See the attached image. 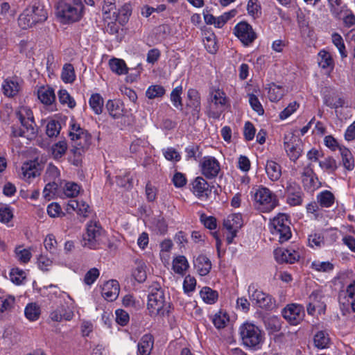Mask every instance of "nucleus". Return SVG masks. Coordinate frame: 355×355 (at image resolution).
Returning <instances> with one entry per match:
<instances>
[{
	"label": "nucleus",
	"instance_id": "nucleus-1",
	"mask_svg": "<svg viewBox=\"0 0 355 355\" xmlns=\"http://www.w3.org/2000/svg\"><path fill=\"white\" fill-rule=\"evenodd\" d=\"M250 196L254 208L262 213H269L279 205L277 196L263 185L254 187Z\"/></svg>",
	"mask_w": 355,
	"mask_h": 355
},
{
	"label": "nucleus",
	"instance_id": "nucleus-2",
	"mask_svg": "<svg viewBox=\"0 0 355 355\" xmlns=\"http://www.w3.org/2000/svg\"><path fill=\"white\" fill-rule=\"evenodd\" d=\"M83 10L82 0H60L57 6L56 15L61 23L72 24L82 19Z\"/></svg>",
	"mask_w": 355,
	"mask_h": 355
},
{
	"label": "nucleus",
	"instance_id": "nucleus-3",
	"mask_svg": "<svg viewBox=\"0 0 355 355\" xmlns=\"http://www.w3.org/2000/svg\"><path fill=\"white\" fill-rule=\"evenodd\" d=\"M242 344L252 350L261 349L265 340V333L254 323L245 322L239 327Z\"/></svg>",
	"mask_w": 355,
	"mask_h": 355
},
{
	"label": "nucleus",
	"instance_id": "nucleus-4",
	"mask_svg": "<svg viewBox=\"0 0 355 355\" xmlns=\"http://www.w3.org/2000/svg\"><path fill=\"white\" fill-rule=\"evenodd\" d=\"M48 18V12L44 6L35 1L29 5L18 18V24L23 29L31 28L44 22Z\"/></svg>",
	"mask_w": 355,
	"mask_h": 355
},
{
	"label": "nucleus",
	"instance_id": "nucleus-5",
	"mask_svg": "<svg viewBox=\"0 0 355 355\" xmlns=\"http://www.w3.org/2000/svg\"><path fill=\"white\" fill-rule=\"evenodd\" d=\"M16 115L22 128L19 130L13 129V135L15 137H23L28 139H32L36 135L32 110L26 105H20L16 110Z\"/></svg>",
	"mask_w": 355,
	"mask_h": 355
},
{
	"label": "nucleus",
	"instance_id": "nucleus-6",
	"mask_svg": "<svg viewBox=\"0 0 355 355\" xmlns=\"http://www.w3.org/2000/svg\"><path fill=\"white\" fill-rule=\"evenodd\" d=\"M147 307L152 316H164L169 313L170 303L166 300L164 292L160 287H152Z\"/></svg>",
	"mask_w": 355,
	"mask_h": 355
},
{
	"label": "nucleus",
	"instance_id": "nucleus-7",
	"mask_svg": "<svg viewBox=\"0 0 355 355\" xmlns=\"http://www.w3.org/2000/svg\"><path fill=\"white\" fill-rule=\"evenodd\" d=\"M270 232L280 243L287 241L291 237L290 222L288 216L279 214L270 222Z\"/></svg>",
	"mask_w": 355,
	"mask_h": 355
},
{
	"label": "nucleus",
	"instance_id": "nucleus-8",
	"mask_svg": "<svg viewBox=\"0 0 355 355\" xmlns=\"http://www.w3.org/2000/svg\"><path fill=\"white\" fill-rule=\"evenodd\" d=\"M227 104V98L223 91L218 89L210 94L207 115L214 119H218L225 111Z\"/></svg>",
	"mask_w": 355,
	"mask_h": 355
},
{
	"label": "nucleus",
	"instance_id": "nucleus-9",
	"mask_svg": "<svg viewBox=\"0 0 355 355\" xmlns=\"http://www.w3.org/2000/svg\"><path fill=\"white\" fill-rule=\"evenodd\" d=\"M103 231L98 223L90 221L87 225V231L83 237V245L90 249H96L102 243Z\"/></svg>",
	"mask_w": 355,
	"mask_h": 355
},
{
	"label": "nucleus",
	"instance_id": "nucleus-10",
	"mask_svg": "<svg viewBox=\"0 0 355 355\" xmlns=\"http://www.w3.org/2000/svg\"><path fill=\"white\" fill-rule=\"evenodd\" d=\"M355 282L349 284L346 290L340 291L338 296V301L340 309L345 315L351 311H355Z\"/></svg>",
	"mask_w": 355,
	"mask_h": 355
},
{
	"label": "nucleus",
	"instance_id": "nucleus-11",
	"mask_svg": "<svg viewBox=\"0 0 355 355\" xmlns=\"http://www.w3.org/2000/svg\"><path fill=\"white\" fill-rule=\"evenodd\" d=\"M250 300L260 308L268 309L272 304L271 297L260 290L255 284H250L248 288Z\"/></svg>",
	"mask_w": 355,
	"mask_h": 355
},
{
	"label": "nucleus",
	"instance_id": "nucleus-12",
	"mask_svg": "<svg viewBox=\"0 0 355 355\" xmlns=\"http://www.w3.org/2000/svg\"><path fill=\"white\" fill-rule=\"evenodd\" d=\"M243 225V218L241 214H231L223 220V227L228 232L227 241L228 244L233 242L237 232Z\"/></svg>",
	"mask_w": 355,
	"mask_h": 355
},
{
	"label": "nucleus",
	"instance_id": "nucleus-13",
	"mask_svg": "<svg viewBox=\"0 0 355 355\" xmlns=\"http://www.w3.org/2000/svg\"><path fill=\"white\" fill-rule=\"evenodd\" d=\"M69 136L75 142V144L80 148L87 147L91 139L90 135L73 120L70 122Z\"/></svg>",
	"mask_w": 355,
	"mask_h": 355
},
{
	"label": "nucleus",
	"instance_id": "nucleus-14",
	"mask_svg": "<svg viewBox=\"0 0 355 355\" xmlns=\"http://www.w3.org/2000/svg\"><path fill=\"white\" fill-rule=\"evenodd\" d=\"M234 34L245 46L250 45L257 38V34L252 26L245 21H241L235 26Z\"/></svg>",
	"mask_w": 355,
	"mask_h": 355
},
{
	"label": "nucleus",
	"instance_id": "nucleus-15",
	"mask_svg": "<svg viewBox=\"0 0 355 355\" xmlns=\"http://www.w3.org/2000/svg\"><path fill=\"white\" fill-rule=\"evenodd\" d=\"M282 315L292 325L298 324L305 315L304 306L299 304H290L282 310Z\"/></svg>",
	"mask_w": 355,
	"mask_h": 355
},
{
	"label": "nucleus",
	"instance_id": "nucleus-16",
	"mask_svg": "<svg viewBox=\"0 0 355 355\" xmlns=\"http://www.w3.org/2000/svg\"><path fill=\"white\" fill-rule=\"evenodd\" d=\"M38 100L51 112L55 111V94L54 89L49 85L39 87L35 91Z\"/></svg>",
	"mask_w": 355,
	"mask_h": 355
},
{
	"label": "nucleus",
	"instance_id": "nucleus-17",
	"mask_svg": "<svg viewBox=\"0 0 355 355\" xmlns=\"http://www.w3.org/2000/svg\"><path fill=\"white\" fill-rule=\"evenodd\" d=\"M284 146L290 159L295 162L301 155L300 140L293 134L285 135Z\"/></svg>",
	"mask_w": 355,
	"mask_h": 355
},
{
	"label": "nucleus",
	"instance_id": "nucleus-18",
	"mask_svg": "<svg viewBox=\"0 0 355 355\" xmlns=\"http://www.w3.org/2000/svg\"><path fill=\"white\" fill-rule=\"evenodd\" d=\"M200 166L202 174L209 179L216 177L220 170L218 161L211 156L204 157Z\"/></svg>",
	"mask_w": 355,
	"mask_h": 355
},
{
	"label": "nucleus",
	"instance_id": "nucleus-19",
	"mask_svg": "<svg viewBox=\"0 0 355 355\" xmlns=\"http://www.w3.org/2000/svg\"><path fill=\"white\" fill-rule=\"evenodd\" d=\"M286 193L287 194L286 202L291 206H298L302 203L303 192L300 185L295 182H287Z\"/></svg>",
	"mask_w": 355,
	"mask_h": 355
},
{
	"label": "nucleus",
	"instance_id": "nucleus-20",
	"mask_svg": "<svg viewBox=\"0 0 355 355\" xmlns=\"http://www.w3.org/2000/svg\"><path fill=\"white\" fill-rule=\"evenodd\" d=\"M191 191L199 199L207 200L211 194V189L207 182L202 177L198 176L191 182Z\"/></svg>",
	"mask_w": 355,
	"mask_h": 355
},
{
	"label": "nucleus",
	"instance_id": "nucleus-21",
	"mask_svg": "<svg viewBox=\"0 0 355 355\" xmlns=\"http://www.w3.org/2000/svg\"><path fill=\"white\" fill-rule=\"evenodd\" d=\"M322 300V295L320 291H314L309 297V304L307 306V313L309 315H314L315 312L319 314L324 313L326 305Z\"/></svg>",
	"mask_w": 355,
	"mask_h": 355
},
{
	"label": "nucleus",
	"instance_id": "nucleus-22",
	"mask_svg": "<svg viewBox=\"0 0 355 355\" xmlns=\"http://www.w3.org/2000/svg\"><path fill=\"white\" fill-rule=\"evenodd\" d=\"M274 256L279 263H293L300 259V254L294 249L277 248L274 250Z\"/></svg>",
	"mask_w": 355,
	"mask_h": 355
},
{
	"label": "nucleus",
	"instance_id": "nucleus-23",
	"mask_svg": "<svg viewBox=\"0 0 355 355\" xmlns=\"http://www.w3.org/2000/svg\"><path fill=\"white\" fill-rule=\"evenodd\" d=\"M40 165L37 162L29 161L21 166L19 177L26 182H30L32 178L40 175Z\"/></svg>",
	"mask_w": 355,
	"mask_h": 355
},
{
	"label": "nucleus",
	"instance_id": "nucleus-24",
	"mask_svg": "<svg viewBox=\"0 0 355 355\" xmlns=\"http://www.w3.org/2000/svg\"><path fill=\"white\" fill-rule=\"evenodd\" d=\"M187 107L191 109L193 116L198 119L200 111V98L198 92L194 89H189L187 92Z\"/></svg>",
	"mask_w": 355,
	"mask_h": 355
},
{
	"label": "nucleus",
	"instance_id": "nucleus-25",
	"mask_svg": "<svg viewBox=\"0 0 355 355\" xmlns=\"http://www.w3.org/2000/svg\"><path fill=\"white\" fill-rule=\"evenodd\" d=\"M2 91L8 97L15 96L21 89V85L17 78H8L2 83Z\"/></svg>",
	"mask_w": 355,
	"mask_h": 355
},
{
	"label": "nucleus",
	"instance_id": "nucleus-26",
	"mask_svg": "<svg viewBox=\"0 0 355 355\" xmlns=\"http://www.w3.org/2000/svg\"><path fill=\"white\" fill-rule=\"evenodd\" d=\"M119 293V285L116 280H109L102 287V295L109 301L116 300Z\"/></svg>",
	"mask_w": 355,
	"mask_h": 355
},
{
	"label": "nucleus",
	"instance_id": "nucleus-27",
	"mask_svg": "<svg viewBox=\"0 0 355 355\" xmlns=\"http://www.w3.org/2000/svg\"><path fill=\"white\" fill-rule=\"evenodd\" d=\"M302 182L305 187L310 190L316 189L318 186V180L315 177L313 170L311 167V164H309L303 169L302 173Z\"/></svg>",
	"mask_w": 355,
	"mask_h": 355
},
{
	"label": "nucleus",
	"instance_id": "nucleus-28",
	"mask_svg": "<svg viewBox=\"0 0 355 355\" xmlns=\"http://www.w3.org/2000/svg\"><path fill=\"white\" fill-rule=\"evenodd\" d=\"M193 266L200 276L208 275L211 268V263L208 257L203 254L198 256L193 261Z\"/></svg>",
	"mask_w": 355,
	"mask_h": 355
},
{
	"label": "nucleus",
	"instance_id": "nucleus-29",
	"mask_svg": "<svg viewBox=\"0 0 355 355\" xmlns=\"http://www.w3.org/2000/svg\"><path fill=\"white\" fill-rule=\"evenodd\" d=\"M318 66L329 73L334 68V61L331 53L324 49L320 51L317 56Z\"/></svg>",
	"mask_w": 355,
	"mask_h": 355
},
{
	"label": "nucleus",
	"instance_id": "nucleus-30",
	"mask_svg": "<svg viewBox=\"0 0 355 355\" xmlns=\"http://www.w3.org/2000/svg\"><path fill=\"white\" fill-rule=\"evenodd\" d=\"M153 338L150 334L144 335L137 345L138 355H150L153 347Z\"/></svg>",
	"mask_w": 355,
	"mask_h": 355
},
{
	"label": "nucleus",
	"instance_id": "nucleus-31",
	"mask_svg": "<svg viewBox=\"0 0 355 355\" xmlns=\"http://www.w3.org/2000/svg\"><path fill=\"white\" fill-rule=\"evenodd\" d=\"M189 268V263L184 256L178 255L173 258L172 261V270L175 273L183 276Z\"/></svg>",
	"mask_w": 355,
	"mask_h": 355
},
{
	"label": "nucleus",
	"instance_id": "nucleus-32",
	"mask_svg": "<svg viewBox=\"0 0 355 355\" xmlns=\"http://www.w3.org/2000/svg\"><path fill=\"white\" fill-rule=\"evenodd\" d=\"M132 10L129 4H124L116 13L115 11L112 13V17L107 16L106 17H109L111 19H114L115 21H119V23L121 25L125 24L130 16L131 15Z\"/></svg>",
	"mask_w": 355,
	"mask_h": 355
},
{
	"label": "nucleus",
	"instance_id": "nucleus-33",
	"mask_svg": "<svg viewBox=\"0 0 355 355\" xmlns=\"http://www.w3.org/2000/svg\"><path fill=\"white\" fill-rule=\"evenodd\" d=\"M105 107L113 119H119L123 114V105L121 102L116 100L107 101Z\"/></svg>",
	"mask_w": 355,
	"mask_h": 355
},
{
	"label": "nucleus",
	"instance_id": "nucleus-34",
	"mask_svg": "<svg viewBox=\"0 0 355 355\" xmlns=\"http://www.w3.org/2000/svg\"><path fill=\"white\" fill-rule=\"evenodd\" d=\"M266 172L272 181L278 180L282 175V169L279 164L272 160H268L266 164Z\"/></svg>",
	"mask_w": 355,
	"mask_h": 355
},
{
	"label": "nucleus",
	"instance_id": "nucleus-35",
	"mask_svg": "<svg viewBox=\"0 0 355 355\" xmlns=\"http://www.w3.org/2000/svg\"><path fill=\"white\" fill-rule=\"evenodd\" d=\"M67 209L76 211L78 214L86 217L89 212V207L83 200H71L67 204Z\"/></svg>",
	"mask_w": 355,
	"mask_h": 355
},
{
	"label": "nucleus",
	"instance_id": "nucleus-36",
	"mask_svg": "<svg viewBox=\"0 0 355 355\" xmlns=\"http://www.w3.org/2000/svg\"><path fill=\"white\" fill-rule=\"evenodd\" d=\"M111 71L117 75H124L128 72V68L125 62L119 58H112L109 61Z\"/></svg>",
	"mask_w": 355,
	"mask_h": 355
},
{
	"label": "nucleus",
	"instance_id": "nucleus-37",
	"mask_svg": "<svg viewBox=\"0 0 355 355\" xmlns=\"http://www.w3.org/2000/svg\"><path fill=\"white\" fill-rule=\"evenodd\" d=\"M214 327L218 329H223L229 322V315L226 311L220 310L211 317Z\"/></svg>",
	"mask_w": 355,
	"mask_h": 355
},
{
	"label": "nucleus",
	"instance_id": "nucleus-38",
	"mask_svg": "<svg viewBox=\"0 0 355 355\" xmlns=\"http://www.w3.org/2000/svg\"><path fill=\"white\" fill-rule=\"evenodd\" d=\"M267 89L268 98L272 102L279 101L284 94L283 87L274 83L269 84Z\"/></svg>",
	"mask_w": 355,
	"mask_h": 355
},
{
	"label": "nucleus",
	"instance_id": "nucleus-39",
	"mask_svg": "<svg viewBox=\"0 0 355 355\" xmlns=\"http://www.w3.org/2000/svg\"><path fill=\"white\" fill-rule=\"evenodd\" d=\"M313 342L317 348L325 349L329 346L330 338L327 332L320 331L314 336Z\"/></svg>",
	"mask_w": 355,
	"mask_h": 355
},
{
	"label": "nucleus",
	"instance_id": "nucleus-40",
	"mask_svg": "<svg viewBox=\"0 0 355 355\" xmlns=\"http://www.w3.org/2000/svg\"><path fill=\"white\" fill-rule=\"evenodd\" d=\"M103 98L99 94H93L89 98V105L96 114H100L103 111Z\"/></svg>",
	"mask_w": 355,
	"mask_h": 355
},
{
	"label": "nucleus",
	"instance_id": "nucleus-41",
	"mask_svg": "<svg viewBox=\"0 0 355 355\" xmlns=\"http://www.w3.org/2000/svg\"><path fill=\"white\" fill-rule=\"evenodd\" d=\"M200 295L202 300L209 304H214L218 300V293L212 290L209 287H203L200 292Z\"/></svg>",
	"mask_w": 355,
	"mask_h": 355
},
{
	"label": "nucleus",
	"instance_id": "nucleus-42",
	"mask_svg": "<svg viewBox=\"0 0 355 355\" xmlns=\"http://www.w3.org/2000/svg\"><path fill=\"white\" fill-rule=\"evenodd\" d=\"M15 254L16 259L21 263H27L32 257L31 248H24L21 245L15 248Z\"/></svg>",
	"mask_w": 355,
	"mask_h": 355
},
{
	"label": "nucleus",
	"instance_id": "nucleus-43",
	"mask_svg": "<svg viewBox=\"0 0 355 355\" xmlns=\"http://www.w3.org/2000/svg\"><path fill=\"white\" fill-rule=\"evenodd\" d=\"M72 311L67 312L63 306H59L53 310L49 315L51 320L55 322H60L62 318L70 320L72 317Z\"/></svg>",
	"mask_w": 355,
	"mask_h": 355
},
{
	"label": "nucleus",
	"instance_id": "nucleus-44",
	"mask_svg": "<svg viewBox=\"0 0 355 355\" xmlns=\"http://www.w3.org/2000/svg\"><path fill=\"white\" fill-rule=\"evenodd\" d=\"M317 201L321 207H330L334 202V196L329 191H323L318 194Z\"/></svg>",
	"mask_w": 355,
	"mask_h": 355
},
{
	"label": "nucleus",
	"instance_id": "nucleus-45",
	"mask_svg": "<svg viewBox=\"0 0 355 355\" xmlns=\"http://www.w3.org/2000/svg\"><path fill=\"white\" fill-rule=\"evenodd\" d=\"M340 152L345 168L347 170H352L354 167V160L350 150L343 146L340 148Z\"/></svg>",
	"mask_w": 355,
	"mask_h": 355
},
{
	"label": "nucleus",
	"instance_id": "nucleus-46",
	"mask_svg": "<svg viewBox=\"0 0 355 355\" xmlns=\"http://www.w3.org/2000/svg\"><path fill=\"white\" fill-rule=\"evenodd\" d=\"M58 99L60 103L70 109L76 107V103L74 98L69 94L66 89H60L58 92Z\"/></svg>",
	"mask_w": 355,
	"mask_h": 355
},
{
	"label": "nucleus",
	"instance_id": "nucleus-47",
	"mask_svg": "<svg viewBox=\"0 0 355 355\" xmlns=\"http://www.w3.org/2000/svg\"><path fill=\"white\" fill-rule=\"evenodd\" d=\"M311 268L319 272H330L334 270V266L330 261L315 260L311 262Z\"/></svg>",
	"mask_w": 355,
	"mask_h": 355
},
{
	"label": "nucleus",
	"instance_id": "nucleus-48",
	"mask_svg": "<svg viewBox=\"0 0 355 355\" xmlns=\"http://www.w3.org/2000/svg\"><path fill=\"white\" fill-rule=\"evenodd\" d=\"M26 318L30 321L37 320L40 315V309L36 304H28L24 310Z\"/></svg>",
	"mask_w": 355,
	"mask_h": 355
},
{
	"label": "nucleus",
	"instance_id": "nucleus-49",
	"mask_svg": "<svg viewBox=\"0 0 355 355\" xmlns=\"http://www.w3.org/2000/svg\"><path fill=\"white\" fill-rule=\"evenodd\" d=\"M80 191V186L73 182H67L63 187V194L67 198L76 197Z\"/></svg>",
	"mask_w": 355,
	"mask_h": 355
},
{
	"label": "nucleus",
	"instance_id": "nucleus-50",
	"mask_svg": "<svg viewBox=\"0 0 355 355\" xmlns=\"http://www.w3.org/2000/svg\"><path fill=\"white\" fill-rule=\"evenodd\" d=\"M62 80L66 83H71L75 80L74 68L71 64H65L61 73Z\"/></svg>",
	"mask_w": 355,
	"mask_h": 355
},
{
	"label": "nucleus",
	"instance_id": "nucleus-51",
	"mask_svg": "<svg viewBox=\"0 0 355 355\" xmlns=\"http://www.w3.org/2000/svg\"><path fill=\"white\" fill-rule=\"evenodd\" d=\"M132 276L138 282H143L146 280V264L143 261L136 263V267L132 271Z\"/></svg>",
	"mask_w": 355,
	"mask_h": 355
},
{
	"label": "nucleus",
	"instance_id": "nucleus-52",
	"mask_svg": "<svg viewBox=\"0 0 355 355\" xmlns=\"http://www.w3.org/2000/svg\"><path fill=\"white\" fill-rule=\"evenodd\" d=\"M308 244L312 248H320L324 244V238L320 233H312L308 236Z\"/></svg>",
	"mask_w": 355,
	"mask_h": 355
},
{
	"label": "nucleus",
	"instance_id": "nucleus-53",
	"mask_svg": "<svg viewBox=\"0 0 355 355\" xmlns=\"http://www.w3.org/2000/svg\"><path fill=\"white\" fill-rule=\"evenodd\" d=\"M67 149V144L65 140L59 141L52 146V154L55 159L62 157Z\"/></svg>",
	"mask_w": 355,
	"mask_h": 355
},
{
	"label": "nucleus",
	"instance_id": "nucleus-54",
	"mask_svg": "<svg viewBox=\"0 0 355 355\" xmlns=\"http://www.w3.org/2000/svg\"><path fill=\"white\" fill-rule=\"evenodd\" d=\"M10 278L16 285H21L26 279L25 272L19 268H12L10 272Z\"/></svg>",
	"mask_w": 355,
	"mask_h": 355
},
{
	"label": "nucleus",
	"instance_id": "nucleus-55",
	"mask_svg": "<svg viewBox=\"0 0 355 355\" xmlns=\"http://www.w3.org/2000/svg\"><path fill=\"white\" fill-rule=\"evenodd\" d=\"M164 94V88L162 86L157 85L150 86L146 92V96L149 99H153L155 98L161 97Z\"/></svg>",
	"mask_w": 355,
	"mask_h": 355
},
{
	"label": "nucleus",
	"instance_id": "nucleus-56",
	"mask_svg": "<svg viewBox=\"0 0 355 355\" xmlns=\"http://www.w3.org/2000/svg\"><path fill=\"white\" fill-rule=\"evenodd\" d=\"M182 92V87L181 85L176 87L171 93V101L173 105L178 109H182V103L181 94Z\"/></svg>",
	"mask_w": 355,
	"mask_h": 355
},
{
	"label": "nucleus",
	"instance_id": "nucleus-57",
	"mask_svg": "<svg viewBox=\"0 0 355 355\" xmlns=\"http://www.w3.org/2000/svg\"><path fill=\"white\" fill-rule=\"evenodd\" d=\"M100 275V271L96 268L89 269L85 275L83 282L87 286H92Z\"/></svg>",
	"mask_w": 355,
	"mask_h": 355
},
{
	"label": "nucleus",
	"instance_id": "nucleus-58",
	"mask_svg": "<svg viewBox=\"0 0 355 355\" xmlns=\"http://www.w3.org/2000/svg\"><path fill=\"white\" fill-rule=\"evenodd\" d=\"M332 43L337 47L342 58L347 57L345 46L342 37L336 33L331 35Z\"/></svg>",
	"mask_w": 355,
	"mask_h": 355
},
{
	"label": "nucleus",
	"instance_id": "nucleus-59",
	"mask_svg": "<svg viewBox=\"0 0 355 355\" xmlns=\"http://www.w3.org/2000/svg\"><path fill=\"white\" fill-rule=\"evenodd\" d=\"M248 101L254 111H255L259 115L263 114L264 110L256 95L252 94H248Z\"/></svg>",
	"mask_w": 355,
	"mask_h": 355
},
{
	"label": "nucleus",
	"instance_id": "nucleus-60",
	"mask_svg": "<svg viewBox=\"0 0 355 355\" xmlns=\"http://www.w3.org/2000/svg\"><path fill=\"white\" fill-rule=\"evenodd\" d=\"M319 166L324 170L330 173L335 171L337 168L336 161L331 157H326L324 160L319 162Z\"/></svg>",
	"mask_w": 355,
	"mask_h": 355
},
{
	"label": "nucleus",
	"instance_id": "nucleus-61",
	"mask_svg": "<svg viewBox=\"0 0 355 355\" xmlns=\"http://www.w3.org/2000/svg\"><path fill=\"white\" fill-rule=\"evenodd\" d=\"M266 327L270 333L277 332L281 329V323L277 317L268 318L266 322Z\"/></svg>",
	"mask_w": 355,
	"mask_h": 355
},
{
	"label": "nucleus",
	"instance_id": "nucleus-62",
	"mask_svg": "<svg viewBox=\"0 0 355 355\" xmlns=\"http://www.w3.org/2000/svg\"><path fill=\"white\" fill-rule=\"evenodd\" d=\"M60 128L61 126L60 123L58 121L52 120L49 121L46 125V135L50 137H55L60 133Z\"/></svg>",
	"mask_w": 355,
	"mask_h": 355
},
{
	"label": "nucleus",
	"instance_id": "nucleus-63",
	"mask_svg": "<svg viewBox=\"0 0 355 355\" xmlns=\"http://www.w3.org/2000/svg\"><path fill=\"white\" fill-rule=\"evenodd\" d=\"M196 286V280L194 277L187 275L183 282V289L184 293H189L193 292Z\"/></svg>",
	"mask_w": 355,
	"mask_h": 355
},
{
	"label": "nucleus",
	"instance_id": "nucleus-64",
	"mask_svg": "<svg viewBox=\"0 0 355 355\" xmlns=\"http://www.w3.org/2000/svg\"><path fill=\"white\" fill-rule=\"evenodd\" d=\"M60 176V171L59 169L53 164H49L46 168L45 173V179L46 180H49L50 182H55V180L58 178Z\"/></svg>",
	"mask_w": 355,
	"mask_h": 355
}]
</instances>
